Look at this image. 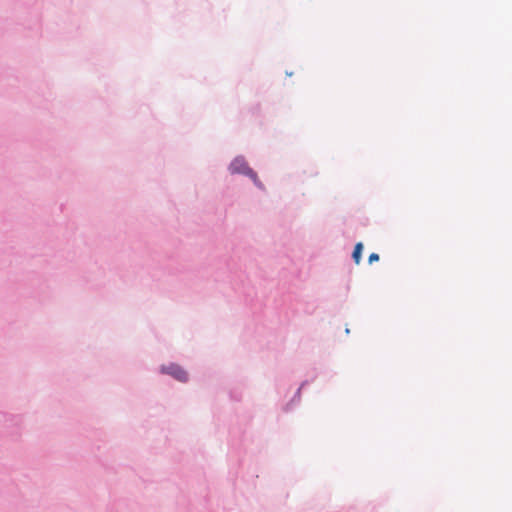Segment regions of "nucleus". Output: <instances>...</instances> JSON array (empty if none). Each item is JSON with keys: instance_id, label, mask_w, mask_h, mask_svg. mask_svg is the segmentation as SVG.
I'll return each instance as SVG.
<instances>
[{"instance_id": "nucleus-1", "label": "nucleus", "mask_w": 512, "mask_h": 512, "mask_svg": "<svg viewBox=\"0 0 512 512\" xmlns=\"http://www.w3.org/2000/svg\"><path fill=\"white\" fill-rule=\"evenodd\" d=\"M161 371L165 374L171 375L180 382H186L188 380L187 372L179 365L170 364L168 366H163Z\"/></svg>"}, {"instance_id": "nucleus-2", "label": "nucleus", "mask_w": 512, "mask_h": 512, "mask_svg": "<svg viewBox=\"0 0 512 512\" xmlns=\"http://www.w3.org/2000/svg\"><path fill=\"white\" fill-rule=\"evenodd\" d=\"M232 173H242L249 175L252 178H256L255 173L249 168L246 161L243 158H235L229 167Z\"/></svg>"}, {"instance_id": "nucleus-3", "label": "nucleus", "mask_w": 512, "mask_h": 512, "mask_svg": "<svg viewBox=\"0 0 512 512\" xmlns=\"http://www.w3.org/2000/svg\"><path fill=\"white\" fill-rule=\"evenodd\" d=\"M362 250H363V244L361 242L357 243L354 247V251L352 254V257L356 264L360 263Z\"/></svg>"}, {"instance_id": "nucleus-4", "label": "nucleus", "mask_w": 512, "mask_h": 512, "mask_svg": "<svg viewBox=\"0 0 512 512\" xmlns=\"http://www.w3.org/2000/svg\"><path fill=\"white\" fill-rule=\"evenodd\" d=\"M378 260H379V255L377 253H371L368 258V261L370 264H372L373 262H376Z\"/></svg>"}]
</instances>
